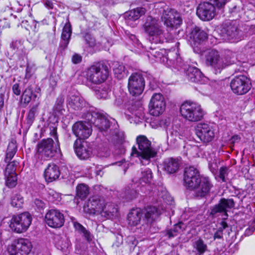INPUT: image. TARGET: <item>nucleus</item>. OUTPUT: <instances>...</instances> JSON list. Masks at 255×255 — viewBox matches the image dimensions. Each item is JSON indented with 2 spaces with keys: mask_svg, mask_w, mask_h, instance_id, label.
I'll return each instance as SVG.
<instances>
[{
  "mask_svg": "<svg viewBox=\"0 0 255 255\" xmlns=\"http://www.w3.org/2000/svg\"><path fill=\"white\" fill-rule=\"evenodd\" d=\"M72 223L76 231L78 232L79 233L83 234V236L85 237L86 240L89 242L92 240L93 237L92 234L81 224L75 221H73Z\"/></svg>",
  "mask_w": 255,
  "mask_h": 255,
  "instance_id": "37",
  "label": "nucleus"
},
{
  "mask_svg": "<svg viewBox=\"0 0 255 255\" xmlns=\"http://www.w3.org/2000/svg\"><path fill=\"white\" fill-rule=\"evenodd\" d=\"M144 32L148 35V38L151 43L158 44L164 42H170L173 39L170 35L166 37L164 28L159 20L151 16L147 17L143 25Z\"/></svg>",
  "mask_w": 255,
  "mask_h": 255,
  "instance_id": "5",
  "label": "nucleus"
},
{
  "mask_svg": "<svg viewBox=\"0 0 255 255\" xmlns=\"http://www.w3.org/2000/svg\"><path fill=\"white\" fill-rule=\"evenodd\" d=\"M6 178V185L9 188H12L16 186L17 184V175L9 174V175H4Z\"/></svg>",
  "mask_w": 255,
  "mask_h": 255,
  "instance_id": "48",
  "label": "nucleus"
},
{
  "mask_svg": "<svg viewBox=\"0 0 255 255\" xmlns=\"http://www.w3.org/2000/svg\"><path fill=\"white\" fill-rule=\"evenodd\" d=\"M109 73V67L104 62L95 63L85 70L87 80L94 84H100L107 79Z\"/></svg>",
  "mask_w": 255,
  "mask_h": 255,
  "instance_id": "7",
  "label": "nucleus"
},
{
  "mask_svg": "<svg viewBox=\"0 0 255 255\" xmlns=\"http://www.w3.org/2000/svg\"><path fill=\"white\" fill-rule=\"evenodd\" d=\"M191 45L195 52H203L202 46L208 38V34L200 27L195 26L189 33Z\"/></svg>",
  "mask_w": 255,
  "mask_h": 255,
  "instance_id": "10",
  "label": "nucleus"
},
{
  "mask_svg": "<svg viewBox=\"0 0 255 255\" xmlns=\"http://www.w3.org/2000/svg\"><path fill=\"white\" fill-rule=\"evenodd\" d=\"M144 88V80L140 73H134L128 79V88L131 95L137 96L140 95Z\"/></svg>",
  "mask_w": 255,
  "mask_h": 255,
  "instance_id": "14",
  "label": "nucleus"
},
{
  "mask_svg": "<svg viewBox=\"0 0 255 255\" xmlns=\"http://www.w3.org/2000/svg\"><path fill=\"white\" fill-rule=\"evenodd\" d=\"M64 99L63 96L59 97L56 101L55 108L59 111H62V105Z\"/></svg>",
  "mask_w": 255,
  "mask_h": 255,
  "instance_id": "56",
  "label": "nucleus"
},
{
  "mask_svg": "<svg viewBox=\"0 0 255 255\" xmlns=\"http://www.w3.org/2000/svg\"><path fill=\"white\" fill-rule=\"evenodd\" d=\"M135 184L127 186L125 191L121 195L124 201L128 202L136 198L137 195V190L135 189Z\"/></svg>",
  "mask_w": 255,
  "mask_h": 255,
  "instance_id": "30",
  "label": "nucleus"
},
{
  "mask_svg": "<svg viewBox=\"0 0 255 255\" xmlns=\"http://www.w3.org/2000/svg\"><path fill=\"white\" fill-rule=\"evenodd\" d=\"M130 39L133 41L134 46L137 47L138 49H140L142 47L141 43L136 38L134 35H131L130 36Z\"/></svg>",
  "mask_w": 255,
  "mask_h": 255,
  "instance_id": "58",
  "label": "nucleus"
},
{
  "mask_svg": "<svg viewBox=\"0 0 255 255\" xmlns=\"http://www.w3.org/2000/svg\"><path fill=\"white\" fill-rule=\"evenodd\" d=\"M175 45L176 48H171L167 51L163 49L153 50L151 54L156 58V61H160L167 67L186 72L189 81L204 84L208 81V78L204 76L197 68L191 66L188 67V66L183 62L178 53L179 43L177 42Z\"/></svg>",
  "mask_w": 255,
  "mask_h": 255,
  "instance_id": "1",
  "label": "nucleus"
},
{
  "mask_svg": "<svg viewBox=\"0 0 255 255\" xmlns=\"http://www.w3.org/2000/svg\"><path fill=\"white\" fill-rule=\"evenodd\" d=\"M196 133L201 141L203 142H209L212 141L215 136V129L207 124L200 123L197 126Z\"/></svg>",
  "mask_w": 255,
  "mask_h": 255,
  "instance_id": "18",
  "label": "nucleus"
},
{
  "mask_svg": "<svg viewBox=\"0 0 255 255\" xmlns=\"http://www.w3.org/2000/svg\"><path fill=\"white\" fill-rule=\"evenodd\" d=\"M11 205L15 208H20L23 203V198L19 194H13L11 197Z\"/></svg>",
  "mask_w": 255,
  "mask_h": 255,
  "instance_id": "43",
  "label": "nucleus"
},
{
  "mask_svg": "<svg viewBox=\"0 0 255 255\" xmlns=\"http://www.w3.org/2000/svg\"><path fill=\"white\" fill-rule=\"evenodd\" d=\"M234 205L233 199L222 198L219 203L211 209V214L212 215H216L217 213H223L227 218V212L234 207Z\"/></svg>",
  "mask_w": 255,
  "mask_h": 255,
  "instance_id": "23",
  "label": "nucleus"
},
{
  "mask_svg": "<svg viewBox=\"0 0 255 255\" xmlns=\"http://www.w3.org/2000/svg\"><path fill=\"white\" fill-rule=\"evenodd\" d=\"M228 1V0H213L215 4L218 8L223 7Z\"/></svg>",
  "mask_w": 255,
  "mask_h": 255,
  "instance_id": "59",
  "label": "nucleus"
},
{
  "mask_svg": "<svg viewBox=\"0 0 255 255\" xmlns=\"http://www.w3.org/2000/svg\"><path fill=\"white\" fill-rule=\"evenodd\" d=\"M164 24L169 28H177L182 23V19L179 13L174 9L166 11L162 15Z\"/></svg>",
  "mask_w": 255,
  "mask_h": 255,
  "instance_id": "21",
  "label": "nucleus"
},
{
  "mask_svg": "<svg viewBox=\"0 0 255 255\" xmlns=\"http://www.w3.org/2000/svg\"><path fill=\"white\" fill-rule=\"evenodd\" d=\"M192 247L196 252V255H203L207 250V245L200 238L193 243Z\"/></svg>",
  "mask_w": 255,
  "mask_h": 255,
  "instance_id": "36",
  "label": "nucleus"
},
{
  "mask_svg": "<svg viewBox=\"0 0 255 255\" xmlns=\"http://www.w3.org/2000/svg\"><path fill=\"white\" fill-rule=\"evenodd\" d=\"M145 12V9L143 7H137L125 13L126 22L127 24H130V22L137 20Z\"/></svg>",
  "mask_w": 255,
  "mask_h": 255,
  "instance_id": "28",
  "label": "nucleus"
},
{
  "mask_svg": "<svg viewBox=\"0 0 255 255\" xmlns=\"http://www.w3.org/2000/svg\"><path fill=\"white\" fill-rule=\"evenodd\" d=\"M12 91L14 94L16 95H19L20 94L21 91L19 88V85L18 84L16 83L13 85Z\"/></svg>",
  "mask_w": 255,
  "mask_h": 255,
  "instance_id": "63",
  "label": "nucleus"
},
{
  "mask_svg": "<svg viewBox=\"0 0 255 255\" xmlns=\"http://www.w3.org/2000/svg\"><path fill=\"white\" fill-rule=\"evenodd\" d=\"M143 214L147 219L155 218L161 214V211L155 206H147L144 210H143Z\"/></svg>",
  "mask_w": 255,
  "mask_h": 255,
  "instance_id": "38",
  "label": "nucleus"
},
{
  "mask_svg": "<svg viewBox=\"0 0 255 255\" xmlns=\"http://www.w3.org/2000/svg\"><path fill=\"white\" fill-rule=\"evenodd\" d=\"M32 245L27 239L15 240L7 248L10 255H28L32 249Z\"/></svg>",
  "mask_w": 255,
  "mask_h": 255,
  "instance_id": "12",
  "label": "nucleus"
},
{
  "mask_svg": "<svg viewBox=\"0 0 255 255\" xmlns=\"http://www.w3.org/2000/svg\"><path fill=\"white\" fill-rule=\"evenodd\" d=\"M228 227L227 223L224 221H222L220 223V226L218 228L217 231H220L223 233V230H225L226 228Z\"/></svg>",
  "mask_w": 255,
  "mask_h": 255,
  "instance_id": "64",
  "label": "nucleus"
},
{
  "mask_svg": "<svg viewBox=\"0 0 255 255\" xmlns=\"http://www.w3.org/2000/svg\"><path fill=\"white\" fill-rule=\"evenodd\" d=\"M241 139V137L238 135H233L230 139V143L234 145L235 143L239 142Z\"/></svg>",
  "mask_w": 255,
  "mask_h": 255,
  "instance_id": "62",
  "label": "nucleus"
},
{
  "mask_svg": "<svg viewBox=\"0 0 255 255\" xmlns=\"http://www.w3.org/2000/svg\"><path fill=\"white\" fill-rule=\"evenodd\" d=\"M50 134L53 138L43 140L38 145V152L44 158H51L55 153L59 150V145L57 135V127L54 123L49 127Z\"/></svg>",
  "mask_w": 255,
  "mask_h": 255,
  "instance_id": "6",
  "label": "nucleus"
},
{
  "mask_svg": "<svg viewBox=\"0 0 255 255\" xmlns=\"http://www.w3.org/2000/svg\"><path fill=\"white\" fill-rule=\"evenodd\" d=\"M185 225L182 222H179L176 224L174 228L168 232L169 237H173L176 236L177 233H180L185 229Z\"/></svg>",
  "mask_w": 255,
  "mask_h": 255,
  "instance_id": "46",
  "label": "nucleus"
},
{
  "mask_svg": "<svg viewBox=\"0 0 255 255\" xmlns=\"http://www.w3.org/2000/svg\"><path fill=\"white\" fill-rule=\"evenodd\" d=\"M72 34V28L69 22H67L63 29L61 34V46L64 48H66L70 39L71 35Z\"/></svg>",
  "mask_w": 255,
  "mask_h": 255,
  "instance_id": "32",
  "label": "nucleus"
},
{
  "mask_svg": "<svg viewBox=\"0 0 255 255\" xmlns=\"http://www.w3.org/2000/svg\"><path fill=\"white\" fill-rule=\"evenodd\" d=\"M45 222L48 226L51 228H60L64 224V216L59 210L51 209L45 214Z\"/></svg>",
  "mask_w": 255,
  "mask_h": 255,
  "instance_id": "15",
  "label": "nucleus"
},
{
  "mask_svg": "<svg viewBox=\"0 0 255 255\" xmlns=\"http://www.w3.org/2000/svg\"><path fill=\"white\" fill-rule=\"evenodd\" d=\"M34 204L38 209H43L45 207L44 202L40 199H35L34 201Z\"/></svg>",
  "mask_w": 255,
  "mask_h": 255,
  "instance_id": "60",
  "label": "nucleus"
},
{
  "mask_svg": "<svg viewBox=\"0 0 255 255\" xmlns=\"http://www.w3.org/2000/svg\"><path fill=\"white\" fill-rule=\"evenodd\" d=\"M180 111L184 119L192 122L201 120L205 114L200 104L189 101L185 102L181 105Z\"/></svg>",
  "mask_w": 255,
  "mask_h": 255,
  "instance_id": "8",
  "label": "nucleus"
},
{
  "mask_svg": "<svg viewBox=\"0 0 255 255\" xmlns=\"http://www.w3.org/2000/svg\"><path fill=\"white\" fill-rule=\"evenodd\" d=\"M83 119L88 122L79 121L72 126V132L78 139L88 138L92 134L91 124L97 127L101 131H106L110 127V123L101 113L97 111H89L83 113Z\"/></svg>",
  "mask_w": 255,
  "mask_h": 255,
  "instance_id": "2",
  "label": "nucleus"
},
{
  "mask_svg": "<svg viewBox=\"0 0 255 255\" xmlns=\"http://www.w3.org/2000/svg\"><path fill=\"white\" fill-rule=\"evenodd\" d=\"M143 214V210L140 208H136L130 210L127 217L128 225L134 227L139 224Z\"/></svg>",
  "mask_w": 255,
  "mask_h": 255,
  "instance_id": "25",
  "label": "nucleus"
},
{
  "mask_svg": "<svg viewBox=\"0 0 255 255\" xmlns=\"http://www.w3.org/2000/svg\"><path fill=\"white\" fill-rule=\"evenodd\" d=\"M154 7L155 9H158L159 12L162 13V15L166 12V11H169L172 9L169 8L165 2L162 1L156 3L154 5Z\"/></svg>",
  "mask_w": 255,
  "mask_h": 255,
  "instance_id": "51",
  "label": "nucleus"
},
{
  "mask_svg": "<svg viewBox=\"0 0 255 255\" xmlns=\"http://www.w3.org/2000/svg\"><path fill=\"white\" fill-rule=\"evenodd\" d=\"M17 164L18 162L15 160L8 163L6 167L4 175H9V174H16L15 170Z\"/></svg>",
  "mask_w": 255,
  "mask_h": 255,
  "instance_id": "49",
  "label": "nucleus"
},
{
  "mask_svg": "<svg viewBox=\"0 0 255 255\" xmlns=\"http://www.w3.org/2000/svg\"><path fill=\"white\" fill-rule=\"evenodd\" d=\"M59 167L55 164H49L45 169L44 176L45 180L48 182L55 181L60 176Z\"/></svg>",
  "mask_w": 255,
  "mask_h": 255,
  "instance_id": "26",
  "label": "nucleus"
},
{
  "mask_svg": "<svg viewBox=\"0 0 255 255\" xmlns=\"http://www.w3.org/2000/svg\"><path fill=\"white\" fill-rule=\"evenodd\" d=\"M86 44L90 47H94L96 45L95 38L90 34H86L85 36Z\"/></svg>",
  "mask_w": 255,
  "mask_h": 255,
  "instance_id": "53",
  "label": "nucleus"
},
{
  "mask_svg": "<svg viewBox=\"0 0 255 255\" xmlns=\"http://www.w3.org/2000/svg\"><path fill=\"white\" fill-rule=\"evenodd\" d=\"M206 64L211 67L216 73H220L225 68V63L221 53L215 49H209L205 51Z\"/></svg>",
  "mask_w": 255,
  "mask_h": 255,
  "instance_id": "11",
  "label": "nucleus"
},
{
  "mask_svg": "<svg viewBox=\"0 0 255 255\" xmlns=\"http://www.w3.org/2000/svg\"><path fill=\"white\" fill-rule=\"evenodd\" d=\"M47 199L49 201L58 204L61 199V195L52 189H49L47 191Z\"/></svg>",
  "mask_w": 255,
  "mask_h": 255,
  "instance_id": "44",
  "label": "nucleus"
},
{
  "mask_svg": "<svg viewBox=\"0 0 255 255\" xmlns=\"http://www.w3.org/2000/svg\"><path fill=\"white\" fill-rule=\"evenodd\" d=\"M149 113L153 116L162 114L165 109V102L163 96L159 94H154L151 99L149 106Z\"/></svg>",
  "mask_w": 255,
  "mask_h": 255,
  "instance_id": "17",
  "label": "nucleus"
},
{
  "mask_svg": "<svg viewBox=\"0 0 255 255\" xmlns=\"http://www.w3.org/2000/svg\"><path fill=\"white\" fill-rule=\"evenodd\" d=\"M67 102L68 108L74 111H81L85 105L84 100L79 95L69 96Z\"/></svg>",
  "mask_w": 255,
  "mask_h": 255,
  "instance_id": "24",
  "label": "nucleus"
},
{
  "mask_svg": "<svg viewBox=\"0 0 255 255\" xmlns=\"http://www.w3.org/2000/svg\"><path fill=\"white\" fill-rule=\"evenodd\" d=\"M106 202L103 197L98 195L90 197L87 203L90 213L101 215Z\"/></svg>",
  "mask_w": 255,
  "mask_h": 255,
  "instance_id": "22",
  "label": "nucleus"
},
{
  "mask_svg": "<svg viewBox=\"0 0 255 255\" xmlns=\"http://www.w3.org/2000/svg\"><path fill=\"white\" fill-rule=\"evenodd\" d=\"M136 141V145L132 147L130 156L137 157L141 165H148L151 159L156 156V150L151 146V141L144 135L138 136Z\"/></svg>",
  "mask_w": 255,
  "mask_h": 255,
  "instance_id": "4",
  "label": "nucleus"
},
{
  "mask_svg": "<svg viewBox=\"0 0 255 255\" xmlns=\"http://www.w3.org/2000/svg\"><path fill=\"white\" fill-rule=\"evenodd\" d=\"M117 212V206L112 203L106 201L101 215L107 219L112 218L116 216Z\"/></svg>",
  "mask_w": 255,
  "mask_h": 255,
  "instance_id": "29",
  "label": "nucleus"
},
{
  "mask_svg": "<svg viewBox=\"0 0 255 255\" xmlns=\"http://www.w3.org/2000/svg\"><path fill=\"white\" fill-rule=\"evenodd\" d=\"M230 86L232 91L236 94L242 95L248 93L251 89L252 84L250 79L244 75L235 77L231 82Z\"/></svg>",
  "mask_w": 255,
  "mask_h": 255,
  "instance_id": "13",
  "label": "nucleus"
},
{
  "mask_svg": "<svg viewBox=\"0 0 255 255\" xmlns=\"http://www.w3.org/2000/svg\"><path fill=\"white\" fill-rule=\"evenodd\" d=\"M82 60V57L81 55L77 53H75L72 57V61L75 64L80 63Z\"/></svg>",
  "mask_w": 255,
  "mask_h": 255,
  "instance_id": "57",
  "label": "nucleus"
},
{
  "mask_svg": "<svg viewBox=\"0 0 255 255\" xmlns=\"http://www.w3.org/2000/svg\"><path fill=\"white\" fill-rule=\"evenodd\" d=\"M200 92L204 95L210 96L211 94L212 88L209 85H204L200 88Z\"/></svg>",
  "mask_w": 255,
  "mask_h": 255,
  "instance_id": "55",
  "label": "nucleus"
},
{
  "mask_svg": "<svg viewBox=\"0 0 255 255\" xmlns=\"http://www.w3.org/2000/svg\"><path fill=\"white\" fill-rule=\"evenodd\" d=\"M196 13L201 20L209 21L216 15V9L214 4L211 3L204 2L197 7Z\"/></svg>",
  "mask_w": 255,
  "mask_h": 255,
  "instance_id": "19",
  "label": "nucleus"
},
{
  "mask_svg": "<svg viewBox=\"0 0 255 255\" xmlns=\"http://www.w3.org/2000/svg\"><path fill=\"white\" fill-rule=\"evenodd\" d=\"M111 90L109 85L104 84L101 85L95 91L96 95L98 99H106L109 97Z\"/></svg>",
  "mask_w": 255,
  "mask_h": 255,
  "instance_id": "39",
  "label": "nucleus"
},
{
  "mask_svg": "<svg viewBox=\"0 0 255 255\" xmlns=\"http://www.w3.org/2000/svg\"><path fill=\"white\" fill-rule=\"evenodd\" d=\"M74 148L77 156L81 159H88L92 154V146L87 141L81 142L77 139L74 143Z\"/></svg>",
  "mask_w": 255,
  "mask_h": 255,
  "instance_id": "20",
  "label": "nucleus"
},
{
  "mask_svg": "<svg viewBox=\"0 0 255 255\" xmlns=\"http://www.w3.org/2000/svg\"><path fill=\"white\" fill-rule=\"evenodd\" d=\"M32 221V217L30 214L24 212L22 214L13 216L10 222L9 227L16 233H22L27 231Z\"/></svg>",
  "mask_w": 255,
  "mask_h": 255,
  "instance_id": "9",
  "label": "nucleus"
},
{
  "mask_svg": "<svg viewBox=\"0 0 255 255\" xmlns=\"http://www.w3.org/2000/svg\"><path fill=\"white\" fill-rule=\"evenodd\" d=\"M110 155V151L109 148L107 147L99 148L97 152V155L100 157H107Z\"/></svg>",
  "mask_w": 255,
  "mask_h": 255,
  "instance_id": "54",
  "label": "nucleus"
},
{
  "mask_svg": "<svg viewBox=\"0 0 255 255\" xmlns=\"http://www.w3.org/2000/svg\"><path fill=\"white\" fill-rule=\"evenodd\" d=\"M55 246L58 250L64 252L68 249L70 243L68 239L57 237L55 238Z\"/></svg>",
  "mask_w": 255,
  "mask_h": 255,
  "instance_id": "40",
  "label": "nucleus"
},
{
  "mask_svg": "<svg viewBox=\"0 0 255 255\" xmlns=\"http://www.w3.org/2000/svg\"><path fill=\"white\" fill-rule=\"evenodd\" d=\"M38 104L33 106L27 112L25 121L24 122V126L25 128L29 129L35 120L36 115L38 113Z\"/></svg>",
  "mask_w": 255,
  "mask_h": 255,
  "instance_id": "33",
  "label": "nucleus"
},
{
  "mask_svg": "<svg viewBox=\"0 0 255 255\" xmlns=\"http://www.w3.org/2000/svg\"><path fill=\"white\" fill-rule=\"evenodd\" d=\"M255 231V226L252 225L246 230L245 232V235L246 236H249L251 235Z\"/></svg>",
  "mask_w": 255,
  "mask_h": 255,
  "instance_id": "61",
  "label": "nucleus"
},
{
  "mask_svg": "<svg viewBox=\"0 0 255 255\" xmlns=\"http://www.w3.org/2000/svg\"><path fill=\"white\" fill-rule=\"evenodd\" d=\"M180 160L178 158H169L164 161V169L168 173L177 172L179 167Z\"/></svg>",
  "mask_w": 255,
  "mask_h": 255,
  "instance_id": "27",
  "label": "nucleus"
},
{
  "mask_svg": "<svg viewBox=\"0 0 255 255\" xmlns=\"http://www.w3.org/2000/svg\"><path fill=\"white\" fill-rule=\"evenodd\" d=\"M35 63L31 61H27V67L26 69V78H29L36 70Z\"/></svg>",
  "mask_w": 255,
  "mask_h": 255,
  "instance_id": "50",
  "label": "nucleus"
},
{
  "mask_svg": "<svg viewBox=\"0 0 255 255\" xmlns=\"http://www.w3.org/2000/svg\"><path fill=\"white\" fill-rule=\"evenodd\" d=\"M16 151L17 146L15 143L12 141L9 142L7 146L4 161L8 162L13 157Z\"/></svg>",
  "mask_w": 255,
  "mask_h": 255,
  "instance_id": "42",
  "label": "nucleus"
},
{
  "mask_svg": "<svg viewBox=\"0 0 255 255\" xmlns=\"http://www.w3.org/2000/svg\"><path fill=\"white\" fill-rule=\"evenodd\" d=\"M33 95L32 89L30 87H28L23 92L21 97V100L24 103L28 104L32 99H33Z\"/></svg>",
  "mask_w": 255,
  "mask_h": 255,
  "instance_id": "47",
  "label": "nucleus"
},
{
  "mask_svg": "<svg viewBox=\"0 0 255 255\" xmlns=\"http://www.w3.org/2000/svg\"><path fill=\"white\" fill-rule=\"evenodd\" d=\"M89 194V189L87 186L81 184L77 187V195L81 199L85 198Z\"/></svg>",
  "mask_w": 255,
  "mask_h": 255,
  "instance_id": "45",
  "label": "nucleus"
},
{
  "mask_svg": "<svg viewBox=\"0 0 255 255\" xmlns=\"http://www.w3.org/2000/svg\"><path fill=\"white\" fill-rule=\"evenodd\" d=\"M10 48L15 50L17 55L21 56L22 60H24V58L27 59L26 49L25 48L21 41L15 40L12 41L10 44Z\"/></svg>",
  "mask_w": 255,
  "mask_h": 255,
  "instance_id": "34",
  "label": "nucleus"
},
{
  "mask_svg": "<svg viewBox=\"0 0 255 255\" xmlns=\"http://www.w3.org/2000/svg\"><path fill=\"white\" fill-rule=\"evenodd\" d=\"M221 57L225 63V68L232 64L235 61V53L230 50L225 49L222 51Z\"/></svg>",
  "mask_w": 255,
  "mask_h": 255,
  "instance_id": "41",
  "label": "nucleus"
},
{
  "mask_svg": "<svg viewBox=\"0 0 255 255\" xmlns=\"http://www.w3.org/2000/svg\"><path fill=\"white\" fill-rule=\"evenodd\" d=\"M113 72L115 76L119 79L127 77L128 72L123 64L117 62L114 63Z\"/></svg>",
  "mask_w": 255,
  "mask_h": 255,
  "instance_id": "35",
  "label": "nucleus"
},
{
  "mask_svg": "<svg viewBox=\"0 0 255 255\" xmlns=\"http://www.w3.org/2000/svg\"><path fill=\"white\" fill-rule=\"evenodd\" d=\"M228 169L227 167L223 166L220 168L219 174L217 175L222 182H225V177L228 175Z\"/></svg>",
  "mask_w": 255,
  "mask_h": 255,
  "instance_id": "52",
  "label": "nucleus"
},
{
  "mask_svg": "<svg viewBox=\"0 0 255 255\" xmlns=\"http://www.w3.org/2000/svg\"><path fill=\"white\" fill-rule=\"evenodd\" d=\"M152 172L150 169L145 168L142 169L141 172V177L139 178V184L141 185V188L143 187H148L152 181Z\"/></svg>",
  "mask_w": 255,
  "mask_h": 255,
  "instance_id": "31",
  "label": "nucleus"
},
{
  "mask_svg": "<svg viewBox=\"0 0 255 255\" xmlns=\"http://www.w3.org/2000/svg\"><path fill=\"white\" fill-rule=\"evenodd\" d=\"M184 184L186 188L195 190L196 196L200 197L205 196L212 187L209 179L201 176L193 166L185 169Z\"/></svg>",
  "mask_w": 255,
  "mask_h": 255,
  "instance_id": "3",
  "label": "nucleus"
},
{
  "mask_svg": "<svg viewBox=\"0 0 255 255\" xmlns=\"http://www.w3.org/2000/svg\"><path fill=\"white\" fill-rule=\"evenodd\" d=\"M240 31L236 26L230 22L224 24L220 30L221 37L230 42H236L241 40L239 36Z\"/></svg>",
  "mask_w": 255,
  "mask_h": 255,
  "instance_id": "16",
  "label": "nucleus"
}]
</instances>
